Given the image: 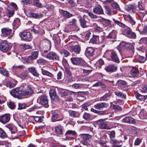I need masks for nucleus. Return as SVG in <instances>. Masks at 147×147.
<instances>
[{"label":"nucleus","instance_id":"9","mask_svg":"<svg viewBox=\"0 0 147 147\" xmlns=\"http://www.w3.org/2000/svg\"><path fill=\"white\" fill-rule=\"evenodd\" d=\"M43 57L52 61H59V57L56 53L53 51H50Z\"/></svg>","mask_w":147,"mask_h":147},{"label":"nucleus","instance_id":"3","mask_svg":"<svg viewBox=\"0 0 147 147\" xmlns=\"http://www.w3.org/2000/svg\"><path fill=\"white\" fill-rule=\"evenodd\" d=\"M51 42L48 40L40 42L39 49L41 55L44 57L46 55L51 49Z\"/></svg>","mask_w":147,"mask_h":147},{"label":"nucleus","instance_id":"36","mask_svg":"<svg viewBox=\"0 0 147 147\" xmlns=\"http://www.w3.org/2000/svg\"><path fill=\"white\" fill-rule=\"evenodd\" d=\"M60 53L63 55V57H67L70 55V53L67 50L63 49L60 52Z\"/></svg>","mask_w":147,"mask_h":147},{"label":"nucleus","instance_id":"56","mask_svg":"<svg viewBox=\"0 0 147 147\" xmlns=\"http://www.w3.org/2000/svg\"><path fill=\"white\" fill-rule=\"evenodd\" d=\"M137 59L138 62L141 63H144L146 61L145 58L142 56L139 55Z\"/></svg>","mask_w":147,"mask_h":147},{"label":"nucleus","instance_id":"28","mask_svg":"<svg viewBox=\"0 0 147 147\" xmlns=\"http://www.w3.org/2000/svg\"><path fill=\"white\" fill-rule=\"evenodd\" d=\"M99 36L94 34L92 35V37L90 39L89 42L90 43L95 44L97 43V41L99 39Z\"/></svg>","mask_w":147,"mask_h":147},{"label":"nucleus","instance_id":"16","mask_svg":"<svg viewBox=\"0 0 147 147\" xmlns=\"http://www.w3.org/2000/svg\"><path fill=\"white\" fill-rule=\"evenodd\" d=\"M65 135L66 136V137L67 140H74V138L73 137H68L67 136L71 135L73 136H77V134L75 131L69 130L66 131Z\"/></svg>","mask_w":147,"mask_h":147},{"label":"nucleus","instance_id":"11","mask_svg":"<svg viewBox=\"0 0 147 147\" xmlns=\"http://www.w3.org/2000/svg\"><path fill=\"white\" fill-rule=\"evenodd\" d=\"M0 50L4 53H5L9 49L8 42L7 41H3L0 45Z\"/></svg>","mask_w":147,"mask_h":147},{"label":"nucleus","instance_id":"38","mask_svg":"<svg viewBox=\"0 0 147 147\" xmlns=\"http://www.w3.org/2000/svg\"><path fill=\"white\" fill-rule=\"evenodd\" d=\"M61 13L63 15L65 18H68L73 16L72 14L70 13L67 11L62 10L61 11Z\"/></svg>","mask_w":147,"mask_h":147},{"label":"nucleus","instance_id":"26","mask_svg":"<svg viewBox=\"0 0 147 147\" xmlns=\"http://www.w3.org/2000/svg\"><path fill=\"white\" fill-rule=\"evenodd\" d=\"M19 35L21 37L24 39H27L30 38L31 37L30 33L28 32H23L19 33Z\"/></svg>","mask_w":147,"mask_h":147},{"label":"nucleus","instance_id":"49","mask_svg":"<svg viewBox=\"0 0 147 147\" xmlns=\"http://www.w3.org/2000/svg\"><path fill=\"white\" fill-rule=\"evenodd\" d=\"M42 72L43 75H46L50 77H52L53 76L52 74L46 70L42 69Z\"/></svg>","mask_w":147,"mask_h":147},{"label":"nucleus","instance_id":"18","mask_svg":"<svg viewBox=\"0 0 147 147\" xmlns=\"http://www.w3.org/2000/svg\"><path fill=\"white\" fill-rule=\"evenodd\" d=\"M40 101L41 104L45 106V107H49L48 97L47 95H43L41 96L40 97Z\"/></svg>","mask_w":147,"mask_h":147},{"label":"nucleus","instance_id":"19","mask_svg":"<svg viewBox=\"0 0 147 147\" xmlns=\"http://www.w3.org/2000/svg\"><path fill=\"white\" fill-rule=\"evenodd\" d=\"M110 57L111 61L117 63L120 62L118 56L115 51H111L110 53Z\"/></svg>","mask_w":147,"mask_h":147},{"label":"nucleus","instance_id":"24","mask_svg":"<svg viewBox=\"0 0 147 147\" xmlns=\"http://www.w3.org/2000/svg\"><path fill=\"white\" fill-rule=\"evenodd\" d=\"M115 132L114 130H112L110 131V134L109 135L110 138V143H118V140L115 139Z\"/></svg>","mask_w":147,"mask_h":147},{"label":"nucleus","instance_id":"15","mask_svg":"<svg viewBox=\"0 0 147 147\" xmlns=\"http://www.w3.org/2000/svg\"><path fill=\"white\" fill-rule=\"evenodd\" d=\"M10 119V115L9 114H5L0 116V122L3 124L8 122Z\"/></svg>","mask_w":147,"mask_h":147},{"label":"nucleus","instance_id":"33","mask_svg":"<svg viewBox=\"0 0 147 147\" xmlns=\"http://www.w3.org/2000/svg\"><path fill=\"white\" fill-rule=\"evenodd\" d=\"M138 7L140 10L144 11L143 12H140V13L141 14V16L142 17L146 15L147 14V11L145 10L144 8L142 6L141 3H138Z\"/></svg>","mask_w":147,"mask_h":147},{"label":"nucleus","instance_id":"42","mask_svg":"<svg viewBox=\"0 0 147 147\" xmlns=\"http://www.w3.org/2000/svg\"><path fill=\"white\" fill-rule=\"evenodd\" d=\"M83 118L86 120H90L91 119V115L89 113L85 112L83 115Z\"/></svg>","mask_w":147,"mask_h":147},{"label":"nucleus","instance_id":"53","mask_svg":"<svg viewBox=\"0 0 147 147\" xmlns=\"http://www.w3.org/2000/svg\"><path fill=\"white\" fill-rule=\"evenodd\" d=\"M20 48L23 50L30 49L31 48L30 46L26 44H22L20 46Z\"/></svg>","mask_w":147,"mask_h":147},{"label":"nucleus","instance_id":"32","mask_svg":"<svg viewBox=\"0 0 147 147\" xmlns=\"http://www.w3.org/2000/svg\"><path fill=\"white\" fill-rule=\"evenodd\" d=\"M123 46L128 50L133 51L134 49V46L132 44L124 42Z\"/></svg>","mask_w":147,"mask_h":147},{"label":"nucleus","instance_id":"40","mask_svg":"<svg viewBox=\"0 0 147 147\" xmlns=\"http://www.w3.org/2000/svg\"><path fill=\"white\" fill-rule=\"evenodd\" d=\"M92 105L90 101H87L81 105L82 109H84L86 111H88V107Z\"/></svg>","mask_w":147,"mask_h":147},{"label":"nucleus","instance_id":"63","mask_svg":"<svg viewBox=\"0 0 147 147\" xmlns=\"http://www.w3.org/2000/svg\"><path fill=\"white\" fill-rule=\"evenodd\" d=\"M53 38L57 42H59L61 41V39L59 36L57 34H55L53 36Z\"/></svg>","mask_w":147,"mask_h":147},{"label":"nucleus","instance_id":"23","mask_svg":"<svg viewBox=\"0 0 147 147\" xmlns=\"http://www.w3.org/2000/svg\"><path fill=\"white\" fill-rule=\"evenodd\" d=\"M70 47L72 52H74L76 54H79L80 53L81 48L80 46L79 45L71 46H70Z\"/></svg>","mask_w":147,"mask_h":147},{"label":"nucleus","instance_id":"48","mask_svg":"<svg viewBox=\"0 0 147 147\" xmlns=\"http://www.w3.org/2000/svg\"><path fill=\"white\" fill-rule=\"evenodd\" d=\"M28 76V72L26 71H24L19 75V77L24 79L26 78Z\"/></svg>","mask_w":147,"mask_h":147},{"label":"nucleus","instance_id":"43","mask_svg":"<svg viewBox=\"0 0 147 147\" xmlns=\"http://www.w3.org/2000/svg\"><path fill=\"white\" fill-rule=\"evenodd\" d=\"M28 107V105L24 103H19L18 104V109L21 110L25 109Z\"/></svg>","mask_w":147,"mask_h":147},{"label":"nucleus","instance_id":"62","mask_svg":"<svg viewBox=\"0 0 147 147\" xmlns=\"http://www.w3.org/2000/svg\"><path fill=\"white\" fill-rule=\"evenodd\" d=\"M105 13L109 15H111V13L110 9V8L107 6H105Z\"/></svg>","mask_w":147,"mask_h":147},{"label":"nucleus","instance_id":"7","mask_svg":"<svg viewBox=\"0 0 147 147\" xmlns=\"http://www.w3.org/2000/svg\"><path fill=\"white\" fill-rule=\"evenodd\" d=\"M49 95L52 101L54 102H58L60 98L57 94L55 89H51L49 91Z\"/></svg>","mask_w":147,"mask_h":147},{"label":"nucleus","instance_id":"46","mask_svg":"<svg viewBox=\"0 0 147 147\" xmlns=\"http://www.w3.org/2000/svg\"><path fill=\"white\" fill-rule=\"evenodd\" d=\"M6 84L7 87L11 88L15 87L16 85V83H14L9 80H7L6 81Z\"/></svg>","mask_w":147,"mask_h":147},{"label":"nucleus","instance_id":"59","mask_svg":"<svg viewBox=\"0 0 147 147\" xmlns=\"http://www.w3.org/2000/svg\"><path fill=\"white\" fill-rule=\"evenodd\" d=\"M99 144L102 147H105L106 141L105 140H103L102 138H101L99 140Z\"/></svg>","mask_w":147,"mask_h":147},{"label":"nucleus","instance_id":"47","mask_svg":"<svg viewBox=\"0 0 147 147\" xmlns=\"http://www.w3.org/2000/svg\"><path fill=\"white\" fill-rule=\"evenodd\" d=\"M111 7L117 10L120 11L121 9L118 4L116 2H114L111 3Z\"/></svg>","mask_w":147,"mask_h":147},{"label":"nucleus","instance_id":"31","mask_svg":"<svg viewBox=\"0 0 147 147\" xmlns=\"http://www.w3.org/2000/svg\"><path fill=\"white\" fill-rule=\"evenodd\" d=\"M127 83L125 81L119 80L117 82V84L118 85L119 87L120 88H124L127 86Z\"/></svg>","mask_w":147,"mask_h":147},{"label":"nucleus","instance_id":"55","mask_svg":"<svg viewBox=\"0 0 147 147\" xmlns=\"http://www.w3.org/2000/svg\"><path fill=\"white\" fill-rule=\"evenodd\" d=\"M60 92L62 97L68 96V95H69L70 94L68 90H62Z\"/></svg>","mask_w":147,"mask_h":147},{"label":"nucleus","instance_id":"35","mask_svg":"<svg viewBox=\"0 0 147 147\" xmlns=\"http://www.w3.org/2000/svg\"><path fill=\"white\" fill-rule=\"evenodd\" d=\"M111 96V94L109 92L106 93L104 95L100 97V100L101 101H107Z\"/></svg>","mask_w":147,"mask_h":147},{"label":"nucleus","instance_id":"5","mask_svg":"<svg viewBox=\"0 0 147 147\" xmlns=\"http://www.w3.org/2000/svg\"><path fill=\"white\" fill-rule=\"evenodd\" d=\"M11 131V136L10 138L13 139H18L20 136L16 135V132L17 131V129L16 127L14 125L11 124H8L5 126Z\"/></svg>","mask_w":147,"mask_h":147},{"label":"nucleus","instance_id":"52","mask_svg":"<svg viewBox=\"0 0 147 147\" xmlns=\"http://www.w3.org/2000/svg\"><path fill=\"white\" fill-rule=\"evenodd\" d=\"M29 71L34 75L36 76H37V72L36 69L33 67H30L29 68Z\"/></svg>","mask_w":147,"mask_h":147},{"label":"nucleus","instance_id":"34","mask_svg":"<svg viewBox=\"0 0 147 147\" xmlns=\"http://www.w3.org/2000/svg\"><path fill=\"white\" fill-rule=\"evenodd\" d=\"M135 96L137 99L142 101H144L147 98V95H142L138 93H136Z\"/></svg>","mask_w":147,"mask_h":147},{"label":"nucleus","instance_id":"57","mask_svg":"<svg viewBox=\"0 0 147 147\" xmlns=\"http://www.w3.org/2000/svg\"><path fill=\"white\" fill-rule=\"evenodd\" d=\"M29 58H31L32 61L37 58V51H34L31 53L30 56H29Z\"/></svg>","mask_w":147,"mask_h":147},{"label":"nucleus","instance_id":"51","mask_svg":"<svg viewBox=\"0 0 147 147\" xmlns=\"http://www.w3.org/2000/svg\"><path fill=\"white\" fill-rule=\"evenodd\" d=\"M118 143H113L112 142L111 143L113 145L111 147H121L122 145V143L121 141L118 140Z\"/></svg>","mask_w":147,"mask_h":147},{"label":"nucleus","instance_id":"37","mask_svg":"<svg viewBox=\"0 0 147 147\" xmlns=\"http://www.w3.org/2000/svg\"><path fill=\"white\" fill-rule=\"evenodd\" d=\"M68 25L74 27H77V20L75 19H73L68 22Z\"/></svg>","mask_w":147,"mask_h":147},{"label":"nucleus","instance_id":"54","mask_svg":"<svg viewBox=\"0 0 147 147\" xmlns=\"http://www.w3.org/2000/svg\"><path fill=\"white\" fill-rule=\"evenodd\" d=\"M20 20L19 19L17 18L12 23L13 26L18 27L20 24Z\"/></svg>","mask_w":147,"mask_h":147},{"label":"nucleus","instance_id":"64","mask_svg":"<svg viewBox=\"0 0 147 147\" xmlns=\"http://www.w3.org/2000/svg\"><path fill=\"white\" fill-rule=\"evenodd\" d=\"M141 92L143 93L147 92V83L144 84L142 86Z\"/></svg>","mask_w":147,"mask_h":147},{"label":"nucleus","instance_id":"50","mask_svg":"<svg viewBox=\"0 0 147 147\" xmlns=\"http://www.w3.org/2000/svg\"><path fill=\"white\" fill-rule=\"evenodd\" d=\"M96 64L98 65L99 68H101V66L105 64L104 61L102 59H99L96 62Z\"/></svg>","mask_w":147,"mask_h":147},{"label":"nucleus","instance_id":"10","mask_svg":"<svg viewBox=\"0 0 147 147\" xmlns=\"http://www.w3.org/2000/svg\"><path fill=\"white\" fill-rule=\"evenodd\" d=\"M89 21L88 17L85 15H84L82 17H80L79 19V22L81 26L83 28L88 27V26L86 24Z\"/></svg>","mask_w":147,"mask_h":147},{"label":"nucleus","instance_id":"39","mask_svg":"<svg viewBox=\"0 0 147 147\" xmlns=\"http://www.w3.org/2000/svg\"><path fill=\"white\" fill-rule=\"evenodd\" d=\"M114 93L118 97H120L124 99H125L126 98L125 94L119 91L118 90L115 92Z\"/></svg>","mask_w":147,"mask_h":147},{"label":"nucleus","instance_id":"44","mask_svg":"<svg viewBox=\"0 0 147 147\" xmlns=\"http://www.w3.org/2000/svg\"><path fill=\"white\" fill-rule=\"evenodd\" d=\"M0 73L5 76H7L9 74L7 71L1 67H0Z\"/></svg>","mask_w":147,"mask_h":147},{"label":"nucleus","instance_id":"13","mask_svg":"<svg viewBox=\"0 0 147 147\" xmlns=\"http://www.w3.org/2000/svg\"><path fill=\"white\" fill-rule=\"evenodd\" d=\"M96 124L98 125L100 129H109V126L107 122L104 120L100 119L97 121Z\"/></svg>","mask_w":147,"mask_h":147},{"label":"nucleus","instance_id":"20","mask_svg":"<svg viewBox=\"0 0 147 147\" xmlns=\"http://www.w3.org/2000/svg\"><path fill=\"white\" fill-rule=\"evenodd\" d=\"M93 11L94 13L100 15L103 13V10L102 7L98 4L94 8Z\"/></svg>","mask_w":147,"mask_h":147},{"label":"nucleus","instance_id":"17","mask_svg":"<svg viewBox=\"0 0 147 147\" xmlns=\"http://www.w3.org/2000/svg\"><path fill=\"white\" fill-rule=\"evenodd\" d=\"M55 131L58 135H63L65 132V130L63 126L58 125L55 127Z\"/></svg>","mask_w":147,"mask_h":147},{"label":"nucleus","instance_id":"8","mask_svg":"<svg viewBox=\"0 0 147 147\" xmlns=\"http://www.w3.org/2000/svg\"><path fill=\"white\" fill-rule=\"evenodd\" d=\"M81 138L82 139V143L84 145L87 146H90L92 144L91 139L90 135L89 134H81Z\"/></svg>","mask_w":147,"mask_h":147},{"label":"nucleus","instance_id":"6","mask_svg":"<svg viewBox=\"0 0 147 147\" xmlns=\"http://www.w3.org/2000/svg\"><path fill=\"white\" fill-rule=\"evenodd\" d=\"M143 69H141L139 71L135 67H133L130 71V74L134 77L139 78L144 74Z\"/></svg>","mask_w":147,"mask_h":147},{"label":"nucleus","instance_id":"58","mask_svg":"<svg viewBox=\"0 0 147 147\" xmlns=\"http://www.w3.org/2000/svg\"><path fill=\"white\" fill-rule=\"evenodd\" d=\"M112 108L113 109L117 111H121L122 110L121 107L118 105L113 104Z\"/></svg>","mask_w":147,"mask_h":147},{"label":"nucleus","instance_id":"29","mask_svg":"<svg viewBox=\"0 0 147 147\" xmlns=\"http://www.w3.org/2000/svg\"><path fill=\"white\" fill-rule=\"evenodd\" d=\"M52 115L51 120L52 122H54L57 121H60L62 120L60 119L56 120V119L59 117V115L57 113L54 112L52 113Z\"/></svg>","mask_w":147,"mask_h":147},{"label":"nucleus","instance_id":"21","mask_svg":"<svg viewBox=\"0 0 147 147\" xmlns=\"http://www.w3.org/2000/svg\"><path fill=\"white\" fill-rule=\"evenodd\" d=\"M95 49L92 47H87L85 51V54L86 56H92L94 54Z\"/></svg>","mask_w":147,"mask_h":147},{"label":"nucleus","instance_id":"27","mask_svg":"<svg viewBox=\"0 0 147 147\" xmlns=\"http://www.w3.org/2000/svg\"><path fill=\"white\" fill-rule=\"evenodd\" d=\"M125 9L129 12L134 13L135 12L136 8L133 5L130 4L125 5Z\"/></svg>","mask_w":147,"mask_h":147},{"label":"nucleus","instance_id":"12","mask_svg":"<svg viewBox=\"0 0 147 147\" xmlns=\"http://www.w3.org/2000/svg\"><path fill=\"white\" fill-rule=\"evenodd\" d=\"M1 36L4 37L8 36V38H10L12 36V35H11L12 30L8 28H3L1 29Z\"/></svg>","mask_w":147,"mask_h":147},{"label":"nucleus","instance_id":"2","mask_svg":"<svg viewBox=\"0 0 147 147\" xmlns=\"http://www.w3.org/2000/svg\"><path fill=\"white\" fill-rule=\"evenodd\" d=\"M113 19L115 24L124 29V32L125 36L130 39H135L136 38V36L135 33L132 32V30L130 27L127 26L120 22L115 20V19Z\"/></svg>","mask_w":147,"mask_h":147},{"label":"nucleus","instance_id":"1","mask_svg":"<svg viewBox=\"0 0 147 147\" xmlns=\"http://www.w3.org/2000/svg\"><path fill=\"white\" fill-rule=\"evenodd\" d=\"M33 92L30 86H26L13 89L11 90L10 93L14 97L20 99L24 97L31 96Z\"/></svg>","mask_w":147,"mask_h":147},{"label":"nucleus","instance_id":"41","mask_svg":"<svg viewBox=\"0 0 147 147\" xmlns=\"http://www.w3.org/2000/svg\"><path fill=\"white\" fill-rule=\"evenodd\" d=\"M22 62L25 64H28L32 63V60L31 58H29V56L28 57H22Z\"/></svg>","mask_w":147,"mask_h":147},{"label":"nucleus","instance_id":"4","mask_svg":"<svg viewBox=\"0 0 147 147\" xmlns=\"http://www.w3.org/2000/svg\"><path fill=\"white\" fill-rule=\"evenodd\" d=\"M70 60L74 65L83 67L86 65V62L81 57H72L71 58Z\"/></svg>","mask_w":147,"mask_h":147},{"label":"nucleus","instance_id":"22","mask_svg":"<svg viewBox=\"0 0 147 147\" xmlns=\"http://www.w3.org/2000/svg\"><path fill=\"white\" fill-rule=\"evenodd\" d=\"M122 122L129 124H134L136 123L134 119L129 116L123 118L122 119Z\"/></svg>","mask_w":147,"mask_h":147},{"label":"nucleus","instance_id":"60","mask_svg":"<svg viewBox=\"0 0 147 147\" xmlns=\"http://www.w3.org/2000/svg\"><path fill=\"white\" fill-rule=\"evenodd\" d=\"M73 81L72 76L66 77L65 80V83L67 84H69Z\"/></svg>","mask_w":147,"mask_h":147},{"label":"nucleus","instance_id":"25","mask_svg":"<svg viewBox=\"0 0 147 147\" xmlns=\"http://www.w3.org/2000/svg\"><path fill=\"white\" fill-rule=\"evenodd\" d=\"M109 107V105L105 102H100L94 105V107L97 109L100 110L103 108H107Z\"/></svg>","mask_w":147,"mask_h":147},{"label":"nucleus","instance_id":"61","mask_svg":"<svg viewBox=\"0 0 147 147\" xmlns=\"http://www.w3.org/2000/svg\"><path fill=\"white\" fill-rule=\"evenodd\" d=\"M96 26L94 28V31L96 32H100L102 31V28L98 26L96 24H95Z\"/></svg>","mask_w":147,"mask_h":147},{"label":"nucleus","instance_id":"30","mask_svg":"<svg viewBox=\"0 0 147 147\" xmlns=\"http://www.w3.org/2000/svg\"><path fill=\"white\" fill-rule=\"evenodd\" d=\"M68 113L69 114V116L73 118L79 117L80 115L78 112L71 110H69L68 111Z\"/></svg>","mask_w":147,"mask_h":147},{"label":"nucleus","instance_id":"14","mask_svg":"<svg viewBox=\"0 0 147 147\" xmlns=\"http://www.w3.org/2000/svg\"><path fill=\"white\" fill-rule=\"evenodd\" d=\"M104 69L108 73H112L117 70V67L115 64H111L105 67Z\"/></svg>","mask_w":147,"mask_h":147},{"label":"nucleus","instance_id":"45","mask_svg":"<svg viewBox=\"0 0 147 147\" xmlns=\"http://www.w3.org/2000/svg\"><path fill=\"white\" fill-rule=\"evenodd\" d=\"M129 129L130 133L132 134H135L137 133V128L134 126H131L129 127Z\"/></svg>","mask_w":147,"mask_h":147}]
</instances>
